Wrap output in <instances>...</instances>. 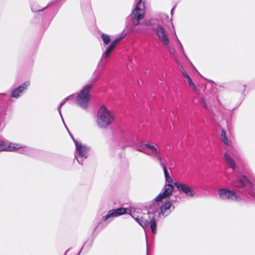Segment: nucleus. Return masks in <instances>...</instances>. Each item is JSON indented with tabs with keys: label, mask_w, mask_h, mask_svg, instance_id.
Listing matches in <instances>:
<instances>
[{
	"label": "nucleus",
	"mask_w": 255,
	"mask_h": 255,
	"mask_svg": "<svg viewBox=\"0 0 255 255\" xmlns=\"http://www.w3.org/2000/svg\"><path fill=\"white\" fill-rule=\"evenodd\" d=\"M122 37H119L114 40L110 45L112 46V47L115 49L116 46L119 43V42L122 40Z\"/></svg>",
	"instance_id": "obj_25"
},
{
	"label": "nucleus",
	"mask_w": 255,
	"mask_h": 255,
	"mask_svg": "<svg viewBox=\"0 0 255 255\" xmlns=\"http://www.w3.org/2000/svg\"><path fill=\"white\" fill-rule=\"evenodd\" d=\"M162 169L163 170V171H164V174L165 178H166V177H167L168 176H169V173H168V171H167V170L166 169V166L162 167Z\"/></svg>",
	"instance_id": "obj_29"
},
{
	"label": "nucleus",
	"mask_w": 255,
	"mask_h": 255,
	"mask_svg": "<svg viewBox=\"0 0 255 255\" xmlns=\"http://www.w3.org/2000/svg\"><path fill=\"white\" fill-rule=\"evenodd\" d=\"M92 84L85 85L76 97V104L83 109H86L91 98L90 92L93 88Z\"/></svg>",
	"instance_id": "obj_3"
},
{
	"label": "nucleus",
	"mask_w": 255,
	"mask_h": 255,
	"mask_svg": "<svg viewBox=\"0 0 255 255\" xmlns=\"http://www.w3.org/2000/svg\"><path fill=\"white\" fill-rule=\"evenodd\" d=\"M64 255H78L77 253L75 252L72 249H68L67 250Z\"/></svg>",
	"instance_id": "obj_26"
},
{
	"label": "nucleus",
	"mask_w": 255,
	"mask_h": 255,
	"mask_svg": "<svg viewBox=\"0 0 255 255\" xmlns=\"http://www.w3.org/2000/svg\"><path fill=\"white\" fill-rule=\"evenodd\" d=\"M165 180L168 183L167 184H171V183L173 182L172 179L170 176L166 177Z\"/></svg>",
	"instance_id": "obj_30"
},
{
	"label": "nucleus",
	"mask_w": 255,
	"mask_h": 255,
	"mask_svg": "<svg viewBox=\"0 0 255 255\" xmlns=\"http://www.w3.org/2000/svg\"><path fill=\"white\" fill-rule=\"evenodd\" d=\"M74 141L76 146L75 158L79 164H82L83 160L88 156L90 148L80 141L74 139Z\"/></svg>",
	"instance_id": "obj_5"
},
{
	"label": "nucleus",
	"mask_w": 255,
	"mask_h": 255,
	"mask_svg": "<svg viewBox=\"0 0 255 255\" xmlns=\"http://www.w3.org/2000/svg\"><path fill=\"white\" fill-rule=\"evenodd\" d=\"M24 147L25 146L20 144L11 143L6 140H0V151H14Z\"/></svg>",
	"instance_id": "obj_9"
},
{
	"label": "nucleus",
	"mask_w": 255,
	"mask_h": 255,
	"mask_svg": "<svg viewBox=\"0 0 255 255\" xmlns=\"http://www.w3.org/2000/svg\"><path fill=\"white\" fill-rule=\"evenodd\" d=\"M163 16H165V17H166V18H168V19H170H170L169 18V16H167V15H164Z\"/></svg>",
	"instance_id": "obj_32"
},
{
	"label": "nucleus",
	"mask_w": 255,
	"mask_h": 255,
	"mask_svg": "<svg viewBox=\"0 0 255 255\" xmlns=\"http://www.w3.org/2000/svg\"><path fill=\"white\" fill-rule=\"evenodd\" d=\"M101 38L105 44L108 45L110 43L111 39L108 35L102 33L101 35Z\"/></svg>",
	"instance_id": "obj_21"
},
{
	"label": "nucleus",
	"mask_w": 255,
	"mask_h": 255,
	"mask_svg": "<svg viewBox=\"0 0 255 255\" xmlns=\"http://www.w3.org/2000/svg\"><path fill=\"white\" fill-rule=\"evenodd\" d=\"M158 24H159V23L158 22L157 20L156 19H153V18H151V19L146 20L145 23V25L147 26H149V27L155 26V27H156V25Z\"/></svg>",
	"instance_id": "obj_19"
},
{
	"label": "nucleus",
	"mask_w": 255,
	"mask_h": 255,
	"mask_svg": "<svg viewBox=\"0 0 255 255\" xmlns=\"http://www.w3.org/2000/svg\"><path fill=\"white\" fill-rule=\"evenodd\" d=\"M30 83L29 81H26L19 85L17 88L13 89L11 92L10 97L18 99L23 94L24 90L29 86Z\"/></svg>",
	"instance_id": "obj_12"
},
{
	"label": "nucleus",
	"mask_w": 255,
	"mask_h": 255,
	"mask_svg": "<svg viewBox=\"0 0 255 255\" xmlns=\"http://www.w3.org/2000/svg\"><path fill=\"white\" fill-rule=\"evenodd\" d=\"M74 98V95H70L67 97H66V98H65L63 102L60 104V106H59V109H58V111L60 114V116L61 117V118H62V114H61V110H60V108L61 107L68 101L69 100V99H72V98ZM63 119V118H62ZM63 120V119H62Z\"/></svg>",
	"instance_id": "obj_22"
},
{
	"label": "nucleus",
	"mask_w": 255,
	"mask_h": 255,
	"mask_svg": "<svg viewBox=\"0 0 255 255\" xmlns=\"http://www.w3.org/2000/svg\"><path fill=\"white\" fill-rule=\"evenodd\" d=\"M189 86L192 88L196 92L198 93L199 90L197 89L194 84L192 82V80L188 82Z\"/></svg>",
	"instance_id": "obj_28"
},
{
	"label": "nucleus",
	"mask_w": 255,
	"mask_h": 255,
	"mask_svg": "<svg viewBox=\"0 0 255 255\" xmlns=\"http://www.w3.org/2000/svg\"><path fill=\"white\" fill-rule=\"evenodd\" d=\"M224 158L228 165L234 170L236 164L233 158L227 153H224Z\"/></svg>",
	"instance_id": "obj_16"
},
{
	"label": "nucleus",
	"mask_w": 255,
	"mask_h": 255,
	"mask_svg": "<svg viewBox=\"0 0 255 255\" xmlns=\"http://www.w3.org/2000/svg\"><path fill=\"white\" fill-rule=\"evenodd\" d=\"M142 145L148 149L149 151L143 150L139 148H137V150L140 152H142L147 155L150 156L152 158H153L155 156V155L159 152L157 149L149 142L144 143Z\"/></svg>",
	"instance_id": "obj_13"
},
{
	"label": "nucleus",
	"mask_w": 255,
	"mask_h": 255,
	"mask_svg": "<svg viewBox=\"0 0 255 255\" xmlns=\"http://www.w3.org/2000/svg\"><path fill=\"white\" fill-rule=\"evenodd\" d=\"M153 158L157 159L161 167L166 166L165 164L163 161V157L159 151L155 155V156Z\"/></svg>",
	"instance_id": "obj_20"
},
{
	"label": "nucleus",
	"mask_w": 255,
	"mask_h": 255,
	"mask_svg": "<svg viewBox=\"0 0 255 255\" xmlns=\"http://www.w3.org/2000/svg\"><path fill=\"white\" fill-rule=\"evenodd\" d=\"M146 255H148V249H147Z\"/></svg>",
	"instance_id": "obj_34"
},
{
	"label": "nucleus",
	"mask_w": 255,
	"mask_h": 255,
	"mask_svg": "<svg viewBox=\"0 0 255 255\" xmlns=\"http://www.w3.org/2000/svg\"><path fill=\"white\" fill-rule=\"evenodd\" d=\"M174 189V186L172 184H166L160 193L155 198V201L159 202L169 197L172 194Z\"/></svg>",
	"instance_id": "obj_11"
},
{
	"label": "nucleus",
	"mask_w": 255,
	"mask_h": 255,
	"mask_svg": "<svg viewBox=\"0 0 255 255\" xmlns=\"http://www.w3.org/2000/svg\"><path fill=\"white\" fill-rule=\"evenodd\" d=\"M135 220L144 229L149 225L153 234L156 233V223L155 219V213L149 212L144 214L143 216L136 217L132 216Z\"/></svg>",
	"instance_id": "obj_2"
},
{
	"label": "nucleus",
	"mask_w": 255,
	"mask_h": 255,
	"mask_svg": "<svg viewBox=\"0 0 255 255\" xmlns=\"http://www.w3.org/2000/svg\"><path fill=\"white\" fill-rule=\"evenodd\" d=\"M114 119V113L109 110L106 106H102L100 108L97 113V126L100 128H106L113 123Z\"/></svg>",
	"instance_id": "obj_1"
},
{
	"label": "nucleus",
	"mask_w": 255,
	"mask_h": 255,
	"mask_svg": "<svg viewBox=\"0 0 255 255\" xmlns=\"http://www.w3.org/2000/svg\"><path fill=\"white\" fill-rule=\"evenodd\" d=\"M155 32L158 41L164 46L169 44V39L168 36V32L162 25L158 24L155 28Z\"/></svg>",
	"instance_id": "obj_8"
},
{
	"label": "nucleus",
	"mask_w": 255,
	"mask_h": 255,
	"mask_svg": "<svg viewBox=\"0 0 255 255\" xmlns=\"http://www.w3.org/2000/svg\"><path fill=\"white\" fill-rule=\"evenodd\" d=\"M221 136L222 138V140L224 143L228 146H231L232 145V141L231 140L229 139L226 135V132L224 130H222Z\"/></svg>",
	"instance_id": "obj_17"
},
{
	"label": "nucleus",
	"mask_w": 255,
	"mask_h": 255,
	"mask_svg": "<svg viewBox=\"0 0 255 255\" xmlns=\"http://www.w3.org/2000/svg\"><path fill=\"white\" fill-rule=\"evenodd\" d=\"M174 209V205L170 201H167L160 207V213L163 216H168Z\"/></svg>",
	"instance_id": "obj_15"
},
{
	"label": "nucleus",
	"mask_w": 255,
	"mask_h": 255,
	"mask_svg": "<svg viewBox=\"0 0 255 255\" xmlns=\"http://www.w3.org/2000/svg\"><path fill=\"white\" fill-rule=\"evenodd\" d=\"M46 7H47V6H46V7H45L43 8H42V9H37V10H34V9H33V7H32V8H31V9H32V11H42V10H43V9H45Z\"/></svg>",
	"instance_id": "obj_31"
},
{
	"label": "nucleus",
	"mask_w": 255,
	"mask_h": 255,
	"mask_svg": "<svg viewBox=\"0 0 255 255\" xmlns=\"http://www.w3.org/2000/svg\"><path fill=\"white\" fill-rule=\"evenodd\" d=\"M114 49V48L112 47V46L109 45L105 50V52L103 54L101 60L108 58Z\"/></svg>",
	"instance_id": "obj_18"
},
{
	"label": "nucleus",
	"mask_w": 255,
	"mask_h": 255,
	"mask_svg": "<svg viewBox=\"0 0 255 255\" xmlns=\"http://www.w3.org/2000/svg\"><path fill=\"white\" fill-rule=\"evenodd\" d=\"M127 209L125 208H119L116 209L110 210L107 215L103 216L102 220L106 221L111 218L116 217L126 214Z\"/></svg>",
	"instance_id": "obj_14"
},
{
	"label": "nucleus",
	"mask_w": 255,
	"mask_h": 255,
	"mask_svg": "<svg viewBox=\"0 0 255 255\" xmlns=\"http://www.w3.org/2000/svg\"><path fill=\"white\" fill-rule=\"evenodd\" d=\"M174 33L176 37V41L178 44L179 50L183 53V54H185L184 50L182 46V45L180 42V40H179V39L178 38L175 31H174Z\"/></svg>",
	"instance_id": "obj_24"
},
{
	"label": "nucleus",
	"mask_w": 255,
	"mask_h": 255,
	"mask_svg": "<svg viewBox=\"0 0 255 255\" xmlns=\"http://www.w3.org/2000/svg\"><path fill=\"white\" fill-rule=\"evenodd\" d=\"M174 185L179 191L184 193L187 197L192 198L195 196V192L193 188L189 185L177 182H175Z\"/></svg>",
	"instance_id": "obj_10"
},
{
	"label": "nucleus",
	"mask_w": 255,
	"mask_h": 255,
	"mask_svg": "<svg viewBox=\"0 0 255 255\" xmlns=\"http://www.w3.org/2000/svg\"><path fill=\"white\" fill-rule=\"evenodd\" d=\"M232 185L237 188L247 186L249 188L248 194L251 196H255V185L251 182L245 176H237V180H233Z\"/></svg>",
	"instance_id": "obj_4"
},
{
	"label": "nucleus",
	"mask_w": 255,
	"mask_h": 255,
	"mask_svg": "<svg viewBox=\"0 0 255 255\" xmlns=\"http://www.w3.org/2000/svg\"><path fill=\"white\" fill-rule=\"evenodd\" d=\"M218 194L219 197L223 200H231L232 201L239 202L241 200V198L235 192L229 190L228 189L222 188L218 190Z\"/></svg>",
	"instance_id": "obj_7"
},
{
	"label": "nucleus",
	"mask_w": 255,
	"mask_h": 255,
	"mask_svg": "<svg viewBox=\"0 0 255 255\" xmlns=\"http://www.w3.org/2000/svg\"><path fill=\"white\" fill-rule=\"evenodd\" d=\"M182 73L183 74V77L187 79L188 82L192 80L190 77L188 75L186 71L184 69H183V70L182 71Z\"/></svg>",
	"instance_id": "obj_27"
},
{
	"label": "nucleus",
	"mask_w": 255,
	"mask_h": 255,
	"mask_svg": "<svg viewBox=\"0 0 255 255\" xmlns=\"http://www.w3.org/2000/svg\"><path fill=\"white\" fill-rule=\"evenodd\" d=\"M201 104L202 107L206 110H209L210 109V104L209 102L206 101L203 98H202L201 100Z\"/></svg>",
	"instance_id": "obj_23"
},
{
	"label": "nucleus",
	"mask_w": 255,
	"mask_h": 255,
	"mask_svg": "<svg viewBox=\"0 0 255 255\" xmlns=\"http://www.w3.org/2000/svg\"><path fill=\"white\" fill-rule=\"evenodd\" d=\"M144 4L142 2V0H139L136 7L130 15L133 25L136 26L139 24L140 20L144 17Z\"/></svg>",
	"instance_id": "obj_6"
},
{
	"label": "nucleus",
	"mask_w": 255,
	"mask_h": 255,
	"mask_svg": "<svg viewBox=\"0 0 255 255\" xmlns=\"http://www.w3.org/2000/svg\"><path fill=\"white\" fill-rule=\"evenodd\" d=\"M173 50H170V53H173Z\"/></svg>",
	"instance_id": "obj_33"
}]
</instances>
